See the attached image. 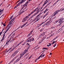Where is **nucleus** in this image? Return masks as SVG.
<instances>
[{"label": "nucleus", "mask_w": 64, "mask_h": 64, "mask_svg": "<svg viewBox=\"0 0 64 64\" xmlns=\"http://www.w3.org/2000/svg\"><path fill=\"white\" fill-rule=\"evenodd\" d=\"M49 38H50V37H46V39H49Z\"/></svg>", "instance_id": "5fc2aeb1"}, {"label": "nucleus", "mask_w": 64, "mask_h": 64, "mask_svg": "<svg viewBox=\"0 0 64 64\" xmlns=\"http://www.w3.org/2000/svg\"><path fill=\"white\" fill-rule=\"evenodd\" d=\"M50 21H48L46 23V25H50Z\"/></svg>", "instance_id": "ddd939ff"}, {"label": "nucleus", "mask_w": 64, "mask_h": 64, "mask_svg": "<svg viewBox=\"0 0 64 64\" xmlns=\"http://www.w3.org/2000/svg\"><path fill=\"white\" fill-rule=\"evenodd\" d=\"M41 58H43L44 57V56H45V54L43 55L41 54L40 56Z\"/></svg>", "instance_id": "dca6fc26"}, {"label": "nucleus", "mask_w": 64, "mask_h": 64, "mask_svg": "<svg viewBox=\"0 0 64 64\" xmlns=\"http://www.w3.org/2000/svg\"><path fill=\"white\" fill-rule=\"evenodd\" d=\"M4 39H5V38H2V39L0 40V41H1V42H2V41Z\"/></svg>", "instance_id": "58836bf2"}, {"label": "nucleus", "mask_w": 64, "mask_h": 64, "mask_svg": "<svg viewBox=\"0 0 64 64\" xmlns=\"http://www.w3.org/2000/svg\"><path fill=\"white\" fill-rule=\"evenodd\" d=\"M15 48H13L10 51V52H12V51H13V50H14L15 49Z\"/></svg>", "instance_id": "b1692460"}, {"label": "nucleus", "mask_w": 64, "mask_h": 64, "mask_svg": "<svg viewBox=\"0 0 64 64\" xmlns=\"http://www.w3.org/2000/svg\"><path fill=\"white\" fill-rule=\"evenodd\" d=\"M33 13H32V12L30 14H29L28 15V16H30V15H31V14H33Z\"/></svg>", "instance_id": "473e14b6"}, {"label": "nucleus", "mask_w": 64, "mask_h": 64, "mask_svg": "<svg viewBox=\"0 0 64 64\" xmlns=\"http://www.w3.org/2000/svg\"><path fill=\"white\" fill-rule=\"evenodd\" d=\"M56 16H55L54 18H53V20H55V19H56Z\"/></svg>", "instance_id": "49530a36"}, {"label": "nucleus", "mask_w": 64, "mask_h": 64, "mask_svg": "<svg viewBox=\"0 0 64 64\" xmlns=\"http://www.w3.org/2000/svg\"><path fill=\"white\" fill-rule=\"evenodd\" d=\"M11 38H14V36H13V35H12L11 36Z\"/></svg>", "instance_id": "603ef678"}, {"label": "nucleus", "mask_w": 64, "mask_h": 64, "mask_svg": "<svg viewBox=\"0 0 64 64\" xmlns=\"http://www.w3.org/2000/svg\"><path fill=\"white\" fill-rule=\"evenodd\" d=\"M15 18H16V17H15V18H14L13 19H12V20H13V21H14V20Z\"/></svg>", "instance_id": "13d9d810"}, {"label": "nucleus", "mask_w": 64, "mask_h": 64, "mask_svg": "<svg viewBox=\"0 0 64 64\" xmlns=\"http://www.w3.org/2000/svg\"><path fill=\"white\" fill-rule=\"evenodd\" d=\"M26 45H28V46H29V45H30V44H29L28 43H27Z\"/></svg>", "instance_id": "bf43d9fd"}, {"label": "nucleus", "mask_w": 64, "mask_h": 64, "mask_svg": "<svg viewBox=\"0 0 64 64\" xmlns=\"http://www.w3.org/2000/svg\"><path fill=\"white\" fill-rule=\"evenodd\" d=\"M17 57H18V56H16L14 58V59L15 60L16 59V58H17Z\"/></svg>", "instance_id": "09e8293b"}, {"label": "nucleus", "mask_w": 64, "mask_h": 64, "mask_svg": "<svg viewBox=\"0 0 64 64\" xmlns=\"http://www.w3.org/2000/svg\"><path fill=\"white\" fill-rule=\"evenodd\" d=\"M51 2H49L48 4H47V5H48H48H50V4H51Z\"/></svg>", "instance_id": "864d4df0"}, {"label": "nucleus", "mask_w": 64, "mask_h": 64, "mask_svg": "<svg viewBox=\"0 0 64 64\" xmlns=\"http://www.w3.org/2000/svg\"><path fill=\"white\" fill-rule=\"evenodd\" d=\"M32 57V55H31L29 58L28 59H30V58H31Z\"/></svg>", "instance_id": "f704fd0d"}, {"label": "nucleus", "mask_w": 64, "mask_h": 64, "mask_svg": "<svg viewBox=\"0 0 64 64\" xmlns=\"http://www.w3.org/2000/svg\"><path fill=\"white\" fill-rule=\"evenodd\" d=\"M27 18H24L22 19V22H25V21L27 20Z\"/></svg>", "instance_id": "6e6552de"}, {"label": "nucleus", "mask_w": 64, "mask_h": 64, "mask_svg": "<svg viewBox=\"0 0 64 64\" xmlns=\"http://www.w3.org/2000/svg\"><path fill=\"white\" fill-rule=\"evenodd\" d=\"M4 9L3 8L2 10L1 9L0 10V13H3Z\"/></svg>", "instance_id": "2eb2a0df"}, {"label": "nucleus", "mask_w": 64, "mask_h": 64, "mask_svg": "<svg viewBox=\"0 0 64 64\" xmlns=\"http://www.w3.org/2000/svg\"><path fill=\"white\" fill-rule=\"evenodd\" d=\"M61 24H60L58 25L56 27H60V26H61Z\"/></svg>", "instance_id": "a211bd4d"}, {"label": "nucleus", "mask_w": 64, "mask_h": 64, "mask_svg": "<svg viewBox=\"0 0 64 64\" xmlns=\"http://www.w3.org/2000/svg\"><path fill=\"white\" fill-rule=\"evenodd\" d=\"M12 49V48H10L8 50L9 51H10V50H11V49Z\"/></svg>", "instance_id": "338daca9"}, {"label": "nucleus", "mask_w": 64, "mask_h": 64, "mask_svg": "<svg viewBox=\"0 0 64 64\" xmlns=\"http://www.w3.org/2000/svg\"><path fill=\"white\" fill-rule=\"evenodd\" d=\"M58 22V21H57V20H56V21H55V23H57V22Z\"/></svg>", "instance_id": "774afa93"}, {"label": "nucleus", "mask_w": 64, "mask_h": 64, "mask_svg": "<svg viewBox=\"0 0 64 64\" xmlns=\"http://www.w3.org/2000/svg\"><path fill=\"white\" fill-rule=\"evenodd\" d=\"M57 14H58V13L57 12H56V11L52 15V16H55V15H56Z\"/></svg>", "instance_id": "1a4fd4ad"}, {"label": "nucleus", "mask_w": 64, "mask_h": 64, "mask_svg": "<svg viewBox=\"0 0 64 64\" xmlns=\"http://www.w3.org/2000/svg\"><path fill=\"white\" fill-rule=\"evenodd\" d=\"M46 32H44V33H43L42 34H40V37H43V36H44L45 35V33H46Z\"/></svg>", "instance_id": "39448f33"}, {"label": "nucleus", "mask_w": 64, "mask_h": 64, "mask_svg": "<svg viewBox=\"0 0 64 64\" xmlns=\"http://www.w3.org/2000/svg\"><path fill=\"white\" fill-rule=\"evenodd\" d=\"M48 10H49V9H48V8H46V10H45L44 11V13H46V12L47 11H48Z\"/></svg>", "instance_id": "f3484780"}, {"label": "nucleus", "mask_w": 64, "mask_h": 64, "mask_svg": "<svg viewBox=\"0 0 64 64\" xmlns=\"http://www.w3.org/2000/svg\"><path fill=\"white\" fill-rule=\"evenodd\" d=\"M42 42V41H40L38 43V44H41Z\"/></svg>", "instance_id": "37998d69"}, {"label": "nucleus", "mask_w": 64, "mask_h": 64, "mask_svg": "<svg viewBox=\"0 0 64 64\" xmlns=\"http://www.w3.org/2000/svg\"><path fill=\"white\" fill-rule=\"evenodd\" d=\"M31 37H32V36H31L29 37V38H28V39L27 40V41H28V40H29V39H30V38H31Z\"/></svg>", "instance_id": "a19ab883"}, {"label": "nucleus", "mask_w": 64, "mask_h": 64, "mask_svg": "<svg viewBox=\"0 0 64 64\" xmlns=\"http://www.w3.org/2000/svg\"><path fill=\"white\" fill-rule=\"evenodd\" d=\"M28 54H29V53H26V54L24 56V57H26V56H27L28 55Z\"/></svg>", "instance_id": "412c9836"}, {"label": "nucleus", "mask_w": 64, "mask_h": 64, "mask_svg": "<svg viewBox=\"0 0 64 64\" xmlns=\"http://www.w3.org/2000/svg\"><path fill=\"white\" fill-rule=\"evenodd\" d=\"M43 29L42 28L40 30V32H42L43 31Z\"/></svg>", "instance_id": "2f4dec72"}, {"label": "nucleus", "mask_w": 64, "mask_h": 64, "mask_svg": "<svg viewBox=\"0 0 64 64\" xmlns=\"http://www.w3.org/2000/svg\"><path fill=\"white\" fill-rule=\"evenodd\" d=\"M56 46V44H54L53 46L54 47H55V46Z\"/></svg>", "instance_id": "6e6d98bb"}, {"label": "nucleus", "mask_w": 64, "mask_h": 64, "mask_svg": "<svg viewBox=\"0 0 64 64\" xmlns=\"http://www.w3.org/2000/svg\"><path fill=\"white\" fill-rule=\"evenodd\" d=\"M28 17H29V16H26L24 18H26V19H27V18H28Z\"/></svg>", "instance_id": "a18cd8bd"}, {"label": "nucleus", "mask_w": 64, "mask_h": 64, "mask_svg": "<svg viewBox=\"0 0 64 64\" xmlns=\"http://www.w3.org/2000/svg\"><path fill=\"white\" fill-rule=\"evenodd\" d=\"M42 24H43V22H42V23H41L40 24H38V25L40 27V26H41V25H42Z\"/></svg>", "instance_id": "c756f323"}, {"label": "nucleus", "mask_w": 64, "mask_h": 64, "mask_svg": "<svg viewBox=\"0 0 64 64\" xmlns=\"http://www.w3.org/2000/svg\"><path fill=\"white\" fill-rule=\"evenodd\" d=\"M12 20H13L12 19V20H11L9 22L10 23H11L12 21Z\"/></svg>", "instance_id": "052dcab7"}, {"label": "nucleus", "mask_w": 64, "mask_h": 64, "mask_svg": "<svg viewBox=\"0 0 64 64\" xmlns=\"http://www.w3.org/2000/svg\"><path fill=\"white\" fill-rule=\"evenodd\" d=\"M64 27V25H63L61 27V28H60V29H62Z\"/></svg>", "instance_id": "a878e982"}, {"label": "nucleus", "mask_w": 64, "mask_h": 64, "mask_svg": "<svg viewBox=\"0 0 64 64\" xmlns=\"http://www.w3.org/2000/svg\"><path fill=\"white\" fill-rule=\"evenodd\" d=\"M19 49L17 50L16 51H15V52H14L13 53V54H12V55L11 56L12 57H13L14 56L19 52Z\"/></svg>", "instance_id": "f03ea898"}, {"label": "nucleus", "mask_w": 64, "mask_h": 64, "mask_svg": "<svg viewBox=\"0 0 64 64\" xmlns=\"http://www.w3.org/2000/svg\"><path fill=\"white\" fill-rule=\"evenodd\" d=\"M63 18H61L60 19V21L59 22V23L60 24H61L62 23H63Z\"/></svg>", "instance_id": "20e7f679"}, {"label": "nucleus", "mask_w": 64, "mask_h": 64, "mask_svg": "<svg viewBox=\"0 0 64 64\" xmlns=\"http://www.w3.org/2000/svg\"><path fill=\"white\" fill-rule=\"evenodd\" d=\"M48 1H46H46H45L44 2V4L45 5V4H47V3H48Z\"/></svg>", "instance_id": "aec40b11"}, {"label": "nucleus", "mask_w": 64, "mask_h": 64, "mask_svg": "<svg viewBox=\"0 0 64 64\" xmlns=\"http://www.w3.org/2000/svg\"><path fill=\"white\" fill-rule=\"evenodd\" d=\"M36 9H35L34 11L32 12L33 13H34V12H35V11H36Z\"/></svg>", "instance_id": "4c0bfd02"}, {"label": "nucleus", "mask_w": 64, "mask_h": 64, "mask_svg": "<svg viewBox=\"0 0 64 64\" xmlns=\"http://www.w3.org/2000/svg\"><path fill=\"white\" fill-rule=\"evenodd\" d=\"M46 25V24H44L42 26V27H44L45 25Z\"/></svg>", "instance_id": "3c124183"}, {"label": "nucleus", "mask_w": 64, "mask_h": 64, "mask_svg": "<svg viewBox=\"0 0 64 64\" xmlns=\"http://www.w3.org/2000/svg\"><path fill=\"white\" fill-rule=\"evenodd\" d=\"M29 3V2L28 1H27L23 5V8H24L26 6V7H27V5H28V4Z\"/></svg>", "instance_id": "7ed1b4c3"}, {"label": "nucleus", "mask_w": 64, "mask_h": 64, "mask_svg": "<svg viewBox=\"0 0 64 64\" xmlns=\"http://www.w3.org/2000/svg\"><path fill=\"white\" fill-rule=\"evenodd\" d=\"M37 13L38 12L35 13L33 15H32V16H33V17H34V16H35V15H36V14H37Z\"/></svg>", "instance_id": "c85d7f7f"}, {"label": "nucleus", "mask_w": 64, "mask_h": 64, "mask_svg": "<svg viewBox=\"0 0 64 64\" xmlns=\"http://www.w3.org/2000/svg\"><path fill=\"white\" fill-rule=\"evenodd\" d=\"M60 11H61L60 10H58L56 11V12H56L57 13H59Z\"/></svg>", "instance_id": "bb28decb"}, {"label": "nucleus", "mask_w": 64, "mask_h": 64, "mask_svg": "<svg viewBox=\"0 0 64 64\" xmlns=\"http://www.w3.org/2000/svg\"><path fill=\"white\" fill-rule=\"evenodd\" d=\"M25 11V10H22V11H21V13H23V12H24Z\"/></svg>", "instance_id": "c03bdc74"}, {"label": "nucleus", "mask_w": 64, "mask_h": 64, "mask_svg": "<svg viewBox=\"0 0 64 64\" xmlns=\"http://www.w3.org/2000/svg\"><path fill=\"white\" fill-rule=\"evenodd\" d=\"M8 45H9V44H8V42H6V44L5 45V46H7Z\"/></svg>", "instance_id": "5701e85b"}, {"label": "nucleus", "mask_w": 64, "mask_h": 64, "mask_svg": "<svg viewBox=\"0 0 64 64\" xmlns=\"http://www.w3.org/2000/svg\"><path fill=\"white\" fill-rule=\"evenodd\" d=\"M21 56H20V58H21L22 57H23V55H20Z\"/></svg>", "instance_id": "680f3d73"}, {"label": "nucleus", "mask_w": 64, "mask_h": 64, "mask_svg": "<svg viewBox=\"0 0 64 64\" xmlns=\"http://www.w3.org/2000/svg\"><path fill=\"white\" fill-rule=\"evenodd\" d=\"M37 60H38V58L36 59L35 60V62H36Z\"/></svg>", "instance_id": "0e129e2a"}, {"label": "nucleus", "mask_w": 64, "mask_h": 64, "mask_svg": "<svg viewBox=\"0 0 64 64\" xmlns=\"http://www.w3.org/2000/svg\"><path fill=\"white\" fill-rule=\"evenodd\" d=\"M41 14H42V13H40L39 14H38L37 15V16L36 17V18H38V17L39 16H40V15H41Z\"/></svg>", "instance_id": "6ab92c4d"}, {"label": "nucleus", "mask_w": 64, "mask_h": 64, "mask_svg": "<svg viewBox=\"0 0 64 64\" xmlns=\"http://www.w3.org/2000/svg\"><path fill=\"white\" fill-rule=\"evenodd\" d=\"M26 52H23V53H21L20 54V55H22L23 56V55H24V54H25Z\"/></svg>", "instance_id": "4468645a"}, {"label": "nucleus", "mask_w": 64, "mask_h": 64, "mask_svg": "<svg viewBox=\"0 0 64 64\" xmlns=\"http://www.w3.org/2000/svg\"><path fill=\"white\" fill-rule=\"evenodd\" d=\"M25 44V42H23L22 44V46L23 45H24Z\"/></svg>", "instance_id": "c9c22d12"}, {"label": "nucleus", "mask_w": 64, "mask_h": 64, "mask_svg": "<svg viewBox=\"0 0 64 64\" xmlns=\"http://www.w3.org/2000/svg\"><path fill=\"white\" fill-rule=\"evenodd\" d=\"M15 48H13L10 51V52H12V51H13V50H14L15 49Z\"/></svg>", "instance_id": "393cba45"}, {"label": "nucleus", "mask_w": 64, "mask_h": 64, "mask_svg": "<svg viewBox=\"0 0 64 64\" xmlns=\"http://www.w3.org/2000/svg\"><path fill=\"white\" fill-rule=\"evenodd\" d=\"M39 10H38L37 11V12H36V13H38H38V12H40V10L39 11Z\"/></svg>", "instance_id": "79ce46f5"}, {"label": "nucleus", "mask_w": 64, "mask_h": 64, "mask_svg": "<svg viewBox=\"0 0 64 64\" xmlns=\"http://www.w3.org/2000/svg\"><path fill=\"white\" fill-rule=\"evenodd\" d=\"M26 1V0H22L20 1L18 4H17L16 6L15 7L16 8H17L18 7V6H19V5H20V4H22V3H23L25 1Z\"/></svg>", "instance_id": "f257e3e1"}, {"label": "nucleus", "mask_w": 64, "mask_h": 64, "mask_svg": "<svg viewBox=\"0 0 64 64\" xmlns=\"http://www.w3.org/2000/svg\"><path fill=\"white\" fill-rule=\"evenodd\" d=\"M13 15H12V16H11L10 18V19H12V18H13Z\"/></svg>", "instance_id": "7c9ffc66"}, {"label": "nucleus", "mask_w": 64, "mask_h": 64, "mask_svg": "<svg viewBox=\"0 0 64 64\" xmlns=\"http://www.w3.org/2000/svg\"><path fill=\"white\" fill-rule=\"evenodd\" d=\"M26 48L28 49V50H29V49H30V46H28V48Z\"/></svg>", "instance_id": "e433bc0d"}, {"label": "nucleus", "mask_w": 64, "mask_h": 64, "mask_svg": "<svg viewBox=\"0 0 64 64\" xmlns=\"http://www.w3.org/2000/svg\"><path fill=\"white\" fill-rule=\"evenodd\" d=\"M5 34H4L3 35V36L2 37V38H4V37H5Z\"/></svg>", "instance_id": "ea45409f"}, {"label": "nucleus", "mask_w": 64, "mask_h": 64, "mask_svg": "<svg viewBox=\"0 0 64 64\" xmlns=\"http://www.w3.org/2000/svg\"><path fill=\"white\" fill-rule=\"evenodd\" d=\"M20 58H17L15 62H14V63H16V62H17L20 60Z\"/></svg>", "instance_id": "9b49d317"}, {"label": "nucleus", "mask_w": 64, "mask_h": 64, "mask_svg": "<svg viewBox=\"0 0 64 64\" xmlns=\"http://www.w3.org/2000/svg\"><path fill=\"white\" fill-rule=\"evenodd\" d=\"M57 38V37H56V38H54L52 40V41H54V40H56V39Z\"/></svg>", "instance_id": "8fccbe9b"}, {"label": "nucleus", "mask_w": 64, "mask_h": 64, "mask_svg": "<svg viewBox=\"0 0 64 64\" xmlns=\"http://www.w3.org/2000/svg\"><path fill=\"white\" fill-rule=\"evenodd\" d=\"M31 34H32V33H31L30 32L29 33L28 35L27 36V37H29V36H30V35Z\"/></svg>", "instance_id": "cd10ccee"}, {"label": "nucleus", "mask_w": 64, "mask_h": 64, "mask_svg": "<svg viewBox=\"0 0 64 64\" xmlns=\"http://www.w3.org/2000/svg\"><path fill=\"white\" fill-rule=\"evenodd\" d=\"M48 12H47V13L45 15V16H46V15H48Z\"/></svg>", "instance_id": "4d7b16f0"}, {"label": "nucleus", "mask_w": 64, "mask_h": 64, "mask_svg": "<svg viewBox=\"0 0 64 64\" xmlns=\"http://www.w3.org/2000/svg\"><path fill=\"white\" fill-rule=\"evenodd\" d=\"M22 14V13H21V12L18 14V15H20V14Z\"/></svg>", "instance_id": "e2e57ef3"}, {"label": "nucleus", "mask_w": 64, "mask_h": 64, "mask_svg": "<svg viewBox=\"0 0 64 64\" xmlns=\"http://www.w3.org/2000/svg\"><path fill=\"white\" fill-rule=\"evenodd\" d=\"M51 43H50L49 44V45H47V46H48V47H49V46H51Z\"/></svg>", "instance_id": "72a5a7b5"}, {"label": "nucleus", "mask_w": 64, "mask_h": 64, "mask_svg": "<svg viewBox=\"0 0 64 64\" xmlns=\"http://www.w3.org/2000/svg\"><path fill=\"white\" fill-rule=\"evenodd\" d=\"M24 41V40H22V41L21 42H20V44L22 43H23V42Z\"/></svg>", "instance_id": "69168bd1"}, {"label": "nucleus", "mask_w": 64, "mask_h": 64, "mask_svg": "<svg viewBox=\"0 0 64 64\" xmlns=\"http://www.w3.org/2000/svg\"><path fill=\"white\" fill-rule=\"evenodd\" d=\"M13 21H12V22H11L10 23H10L9 24H8V25H7L6 27V28H7V27H8V26H9V25H11V24H12V23H13Z\"/></svg>", "instance_id": "9d476101"}, {"label": "nucleus", "mask_w": 64, "mask_h": 64, "mask_svg": "<svg viewBox=\"0 0 64 64\" xmlns=\"http://www.w3.org/2000/svg\"><path fill=\"white\" fill-rule=\"evenodd\" d=\"M46 37H47V35H45L44 38H42V39L40 40V41H44V39H46Z\"/></svg>", "instance_id": "423d86ee"}, {"label": "nucleus", "mask_w": 64, "mask_h": 64, "mask_svg": "<svg viewBox=\"0 0 64 64\" xmlns=\"http://www.w3.org/2000/svg\"><path fill=\"white\" fill-rule=\"evenodd\" d=\"M28 23V22H27L25 24H24L22 25V26H21V27L20 28H22L23 27H24V26H25V25H26V24H27Z\"/></svg>", "instance_id": "0eeeda50"}, {"label": "nucleus", "mask_w": 64, "mask_h": 64, "mask_svg": "<svg viewBox=\"0 0 64 64\" xmlns=\"http://www.w3.org/2000/svg\"><path fill=\"white\" fill-rule=\"evenodd\" d=\"M30 40L31 41H33L34 40V38H32L31 39H30Z\"/></svg>", "instance_id": "4be33fe9"}, {"label": "nucleus", "mask_w": 64, "mask_h": 64, "mask_svg": "<svg viewBox=\"0 0 64 64\" xmlns=\"http://www.w3.org/2000/svg\"><path fill=\"white\" fill-rule=\"evenodd\" d=\"M28 49L27 48H26L25 50L24 51V52H25V53H27V52H28Z\"/></svg>", "instance_id": "f8f14e48"}, {"label": "nucleus", "mask_w": 64, "mask_h": 64, "mask_svg": "<svg viewBox=\"0 0 64 64\" xmlns=\"http://www.w3.org/2000/svg\"><path fill=\"white\" fill-rule=\"evenodd\" d=\"M31 40H30V39L29 40H28V42H31Z\"/></svg>", "instance_id": "de8ad7c7"}]
</instances>
